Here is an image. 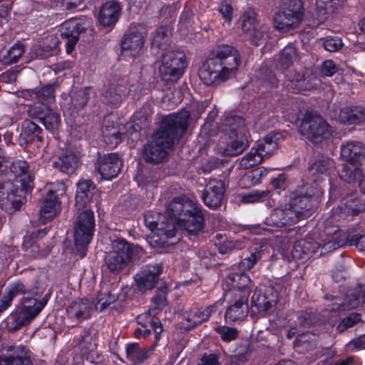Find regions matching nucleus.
Listing matches in <instances>:
<instances>
[{
	"instance_id": "aec40b11",
	"label": "nucleus",
	"mask_w": 365,
	"mask_h": 365,
	"mask_svg": "<svg viewBox=\"0 0 365 365\" xmlns=\"http://www.w3.org/2000/svg\"><path fill=\"white\" fill-rule=\"evenodd\" d=\"M127 89V80L115 76L110 79L108 85L103 91V95L108 102L115 104L122 101L125 96Z\"/></svg>"
},
{
	"instance_id": "9d476101",
	"label": "nucleus",
	"mask_w": 365,
	"mask_h": 365,
	"mask_svg": "<svg viewBox=\"0 0 365 365\" xmlns=\"http://www.w3.org/2000/svg\"><path fill=\"white\" fill-rule=\"evenodd\" d=\"M302 135L314 143H321L331 136V126L319 115L307 113L299 128Z\"/></svg>"
},
{
	"instance_id": "20e7f679",
	"label": "nucleus",
	"mask_w": 365,
	"mask_h": 365,
	"mask_svg": "<svg viewBox=\"0 0 365 365\" xmlns=\"http://www.w3.org/2000/svg\"><path fill=\"white\" fill-rule=\"evenodd\" d=\"M168 215L175 218V232L179 229L185 235L196 238L202 232L205 220L202 208L185 196L175 197L167 207Z\"/></svg>"
},
{
	"instance_id": "8fccbe9b",
	"label": "nucleus",
	"mask_w": 365,
	"mask_h": 365,
	"mask_svg": "<svg viewBox=\"0 0 365 365\" xmlns=\"http://www.w3.org/2000/svg\"><path fill=\"white\" fill-rule=\"evenodd\" d=\"M297 58L298 56L296 48L294 45L289 44L282 51L279 62L284 68H287L292 65L293 61L297 60Z\"/></svg>"
},
{
	"instance_id": "338daca9",
	"label": "nucleus",
	"mask_w": 365,
	"mask_h": 365,
	"mask_svg": "<svg viewBox=\"0 0 365 365\" xmlns=\"http://www.w3.org/2000/svg\"><path fill=\"white\" fill-rule=\"evenodd\" d=\"M66 192V186L63 181H58L51 183L50 188L47 191V195L59 199L60 197L65 195Z\"/></svg>"
},
{
	"instance_id": "4d7b16f0",
	"label": "nucleus",
	"mask_w": 365,
	"mask_h": 365,
	"mask_svg": "<svg viewBox=\"0 0 365 365\" xmlns=\"http://www.w3.org/2000/svg\"><path fill=\"white\" fill-rule=\"evenodd\" d=\"M359 321H361V314L354 312L351 313L341 321L336 329L339 332H343L346 329L354 326Z\"/></svg>"
},
{
	"instance_id": "a19ab883",
	"label": "nucleus",
	"mask_w": 365,
	"mask_h": 365,
	"mask_svg": "<svg viewBox=\"0 0 365 365\" xmlns=\"http://www.w3.org/2000/svg\"><path fill=\"white\" fill-rule=\"evenodd\" d=\"M24 46L18 42L15 43L6 54L0 58V63L3 65H10L18 62L19 59L24 53Z\"/></svg>"
},
{
	"instance_id": "c85d7f7f",
	"label": "nucleus",
	"mask_w": 365,
	"mask_h": 365,
	"mask_svg": "<svg viewBox=\"0 0 365 365\" xmlns=\"http://www.w3.org/2000/svg\"><path fill=\"white\" fill-rule=\"evenodd\" d=\"M144 36L136 29H130L121 40L123 51H130L131 55L141 49L144 44Z\"/></svg>"
},
{
	"instance_id": "a211bd4d",
	"label": "nucleus",
	"mask_w": 365,
	"mask_h": 365,
	"mask_svg": "<svg viewBox=\"0 0 365 365\" xmlns=\"http://www.w3.org/2000/svg\"><path fill=\"white\" fill-rule=\"evenodd\" d=\"M365 211V195L351 197L344 207H337L332 210L331 218L339 221L346 219L349 215H357Z\"/></svg>"
},
{
	"instance_id": "e2e57ef3",
	"label": "nucleus",
	"mask_w": 365,
	"mask_h": 365,
	"mask_svg": "<svg viewBox=\"0 0 365 365\" xmlns=\"http://www.w3.org/2000/svg\"><path fill=\"white\" fill-rule=\"evenodd\" d=\"M84 0H51L52 7L61 8L62 10H73L81 4Z\"/></svg>"
},
{
	"instance_id": "6e6d98bb",
	"label": "nucleus",
	"mask_w": 365,
	"mask_h": 365,
	"mask_svg": "<svg viewBox=\"0 0 365 365\" xmlns=\"http://www.w3.org/2000/svg\"><path fill=\"white\" fill-rule=\"evenodd\" d=\"M269 191L266 190H255L242 197V200L246 203H254L257 202H263L269 197Z\"/></svg>"
},
{
	"instance_id": "13d9d810",
	"label": "nucleus",
	"mask_w": 365,
	"mask_h": 365,
	"mask_svg": "<svg viewBox=\"0 0 365 365\" xmlns=\"http://www.w3.org/2000/svg\"><path fill=\"white\" fill-rule=\"evenodd\" d=\"M268 34L265 26H261L250 32V41L255 46L262 43L267 38Z\"/></svg>"
},
{
	"instance_id": "de8ad7c7",
	"label": "nucleus",
	"mask_w": 365,
	"mask_h": 365,
	"mask_svg": "<svg viewBox=\"0 0 365 365\" xmlns=\"http://www.w3.org/2000/svg\"><path fill=\"white\" fill-rule=\"evenodd\" d=\"M312 79L313 78L307 76L304 73H295L291 81L299 91H308L314 87Z\"/></svg>"
},
{
	"instance_id": "c756f323",
	"label": "nucleus",
	"mask_w": 365,
	"mask_h": 365,
	"mask_svg": "<svg viewBox=\"0 0 365 365\" xmlns=\"http://www.w3.org/2000/svg\"><path fill=\"white\" fill-rule=\"evenodd\" d=\"M339 119L343 123L365 124V107H344L340 110Z\"/></svg>"
},
{
	"instance_id": "58836bf2",
	"label": "nucleus",
	"mask_w": 365,
	"mask_h": 365,
	"mask_svg": "<svg viewBox=\"0 0 365 365\" xmlns=\"http://www.w3.org/2000/svg\"><path fill=\"white\" fill-rule=\"evenodd\" d=\"M170 36L168 35V30L165 27L158 28L153 36L152 41V48L159 49L165 53L169 51Z\"/></svg>"
},
{
	"instance_id": "603ef678",
	"label": "nucleus",
	"mask_w": 365,
	"mask_h": 365,
	"mask_svg": "<svg viewBox=\"0 0 365 365\" xmlns=\"http://www.w3.org/2000/svg\"><path fill=\"white\" fill-rule=\"evenodd\" d=\"M215 245L217 247L218 252L222 255L230 254L235 250H241L243 247V243L240 240H227L219 244L215 243Z\"/></svg>"
},
{
	"instance_id": "393cba45",
	"label": "nucleus",
	"mask_w": 365,
	"mask_h": 365,
	"mask_svg": "<svg viewBox=\"0 0 365 365\" xmlns=\"http://www.w3.org/2000/svg\"><path fill=\"white\" fill-rule=\"evenodd\" d=\"M93 310L91 302L86 299H78L68 306L66 313L69 318L82 321L90 318Z\"/></svg>"
},
{
	"instance_id": "cd10ccee",
	"label": "nucleus",
	"mask_w": 365,
	"mask_h": 365,
	"mask_svg": "<svg viewBox=\"0 0 365 365\" xmlns=\"http://www.w3.org/2000/svg\"><path fill=\"white\" fill-rule=\"evenodd\" d=\"M42 129L36 123L25 120L22 123L19 135L20 145H28L36 140L42 142L43 137L40 135Z\"/></svg>"
},
{
	"instance_id": "473e14b6",
	"label": "nucleus",
	"mask_w": 365,
	"mask_h": 365,
	"mask_svg": "<svg viewBox=\"0 0 365 365\" xmlns=\"http://www.w3.org/2000/svg\"><path fill=\"white\" fill-rule=\"evenodd\" d=\"M344 1L345 0H317L316 18L317 24H322L326 21L329 14L340 9Z\"/></svg>"
},
{
	"instance_id": "69168bd1",
	"label": "nucleus",
	"mask_w": 365,
	"mask_h": 365,
	"mask_svg": "<svg viewBox=\"0 0 365 365\" xmlns=\"http://www.w3.org/2000/svg\"><path fill=\"white\" fill-rule=\"evenodd\" d=\"M88 91L87 88H83L72 96V103L76 107L83 108L88 103Z\"/></svg>"
},
{
	"instance_id": "39448f33",
	"label": "nucleus",
	"mask_w": 365,
	"mask_h": 365,
	"mask_svg": "<svg viewBox=\"0 0 365 365\" xmlns=\"http://www.w3.org/2000/svg\"><path fill=\"white\" fill-rule=\"evenodd\" d=\"M147 252L138 245L129 243L125 239L117 238L112 242V250L105 257L107 268L113 273L124 270L130 262L146 257Z\"/></svg>"
},
{
	"instance_id": "774afa93",
	"label": "nucleus",
	"mask_w": 365,
	"mask_h": 365,
	"mask_svg": "<svg viewBox=\"0 0 365 365\" xmlns=\"http://www.w3.org/2000/svg\"><path fill=\"white\" fill-rule=\"evenodd\" d=\"M78 346L82 350H85L86 352L92 351L95 344L93 342V337L88 331H84V334L78 342Z\"/></svg>"
},
{
	"instance_id": "f704fd0d",
	"label": "nucleus",
	"mask_w": 365,
	"mask_h": 365,
	"mask_svg": "<svg viewBox=\"0 0 365 365\" xmlns=\"http://www.w3.org/2000/svg\"><path fill=\"white\" fill-rule=\"evenodd\" d=\"M280 134H269L263 140H259L257 148L259 150L262 159L269 157L277 148V141L279 140Z\"/></svg>"
},
{
	"instance_id": "423d86ee",
	"label": "nucleus",
	"mask_w": 365,
	"mask_h": 365,
	"mask_svg": "<svg viewBox=\"0 0 365 365\" xmlns=\"http://www.w3.org/2000/svg\"><path fill=\"white\" fill-rule=\"evenodd\" d=\"M304 16L301 0H282L279 9L274 16V28L282 32L297 28Z\"/></svg>"
},
{
	"instance_id": "7ed1b4c3",
	"label": "nucleus",
	"mask_w": 365,
	"mask_h": 365,
	"mask_svg": "<svg viewBox=\"0 0 365 365\" xmlns=\"http://www.w3.org/2000/svg\"><path fill=\"white\" fill-rule=\"evenodd\" d=\"M29 165L25 160H18L10 165V170L15 176L19 177L14 182L10 180L0 182V206L9 214L19 210L26 202V195L31 191L32 178L26 173Z\"/></svg>"
},
{
	"instance_id": "ddd939ff",
	"label": "nucleus",
	"mask_w": 365,
	"mask_h": 365,
	"mask_svg": "<svg viewBox=\"0 0 365 365\" xmlns=\"http://www.w3.org/2000/svg\"><path fill=\"white\" fill-rule=\"evenodd\" d=\"M289 202L302 220H304L316 212L320 203V195L313 189H310L304 195H299L292 198Z\"/></svg>"
},
{
	"instance_id": "680f3d73",
	"label": "nucleus",
	"mask_w": 365,
	"mask_h": 365,
	"mask_svg": "<svg viewBox=\"0 0 365 365\" xmlns=\"http://www.w3.org/2000/svg\"><path fill=\"white\" fill-rule=\"evenodd\" d=\"M258 76L263 82L272 88L277 87L278 85V80L275 74L267 68H262L259 71Z\"/></svg>"
},
{
	"instance_id": "f257e3e1",
	"label": "nucleus",
	"mask_w": 365,
	"mask_h": 365,
	"mask_svg": "<svg viewBox=\"0 0 365 365\" xmlns=\"http://www.w3.org/2000/svg\"><path fill=\"white\" fill-rule=\"evenodd\" d=\"M190 118V112L185 110L164 117L152 140L144 145V161L154 165L163 163L175 140L187 132Z\"/></svg>"
},
{
	"instance_id": "6e6552de",
	"label": "nucleus",
	"mask_w": 365,
	"mask_h": 365,
	"mask_svg": "<svg viewBox=\"0 0 365 365\" xmlns=\"http://www.w3.org/2000/svg\"><path fill=\"white\" fill-rule=\"evenodd\" d=\"M94 228L95 220L92 210L86 209L77 215L74 227V240L76 251L81 258L86 254Z\"/></svg>"
},
{
	"instance_id": "9b49d317",
	"label": "nucleus",
	"mask_w": 365,
	"mask_h": 365,
	"mask_svg": "<svg viewBox=\"0 0 365 365\" xmlns=\"http://www.w3.org/2000/svg\"><path fill=\"white\" fill-rule=\"evenodd\" d=\"M91 27L88 19H71L66 21L61 27V36L66 40V52L70 54L74 50L81 34Z\"/></svg>"
},
{
	"instance_id": "0e129e2a",
	"label": "nucleus",
	"mask_w": 365,
	"mask_h": 365,
	"mask_svg": "<svg viewBox=\"0 0 365 365\" xmlns=\"http://www.w3.org/2000/svg\"><path fill=\"white\" fill-rule=\"evenodd\" d=\"M165 289H160L157 291L156 294L153 298V306L149 312H154L155 310L160 311L166 304Z\"/></svg>"
},
{
	"instance_id": "f03ea898",
	"label": "nucleus",
	"mask_w": 365,
	"mask_h": 365,
	"mask_svg": "<svg viewBox=\"0 0 365 365\" xmlns=\"http://www.w3.org/2000/svg\"><path fill=\"white\" fill-rule=\"evenodd\" d=\"M240 63V54L235 47L217 45L202 63L199 76L205 85H220L236 75Z\"/></svg>"
},
{
	"instance_id": "b1692460",
	"label": "nucleus",
	"mask_w": 365,
	"mask_h": 365,
	"mask_svg": "<svg viewBox=\"0 0 365 365\" xmlns=\"http://www.w3.org/2000/svg\"><path fill=\"white\" fill-rule=\"evenodd\" d=\"M248 293L239 295L237 299L227 309L225 313V318L230 322H237L244 320L248 314Z\"/></svg>"
},
{
	"instance_id": "a878e982",
	"label": "nucleus",
	"mask_w": 365,
	"mask_h": 365,
	"mask_svg": "<svg viewBox=\"0 0 365 365\" xmlns=\"http://www.w3.org/2000/svg\"><path fill=\"white\" fill-rule=\"evenodd\" d=\"M361 299H362V302L364 303L365 284H358L357 288H356L350 294H349L346 297L344 302L333 304L331 310L334 312H337L355 309L358 307V306L359 305Z\"/></svg>"
},
{
	"instance_id": "c03bdc74",
	"label": "nucleus",
	"mask_w": 365,
	"mask_h": 365,
	"mask_svg": "<svg viewBox=\"0 0 365 365\" xmlns=\"http://www.w3.org/2000/svg\"><path fill=\"white\" fill-rule=\"evenodd\" d=\"M262 251L263 246L255 247L252 250L250 256L242 259L239 264L242 272H245L254 267L257 262L262 258Z\"/></svg>"
},
{
	"instance_id": "c9c22d12",
	"label": "nucleus",
	"mask_w": 365,
	"mask_h": 365,
	"mask_svg": "<svg viewBox=\"0 0 365 365\" xmlns=\"http://www.w3.org/2000/svg\"><path fill=\"white\" fill-rule=\"evenodd\" d=\"M318 336L310 332L302 333L297 336L294 346L299 352H309L316 349Z\"/></svg>"
},
{
	"instance_id": "72a5a7b5",
	"label": "nucleus",
	"mask_w": 365,
	"mask_h": 365,
	"mask_svg": "<svg viewBox=\"0 0 365 365\" xmlns=\"http://www.w3.org/2000/svg\"><path fill=\"white\" fill-rule=\"evenodd\" d=\"M57 53V40L51 38H46L42 44L36 45L32 47L30 51V56L32 58H47Z\"/></svg>"
},
{
	"instance_id": "37998d69",
	"label": "nucleus",
	"mask_w": 365,
	"mask_h": 365,
	"mask_svg": "<svg viewBox=\"0 0 365 365\" xmlns=\"http://www.w3.org/2000/svg\"><path fill=\"white\" fill-rule=\"evenodd\" d=\"M103 136L104 140L107 144H110L112 146H116L122 140L123 133L120 132L118 128L113 125H105L103 127Z\"/></svg>"
},
{
	"instance_id": "3c124183",
	"label": "nucleus",
	"mask_w": 365,
	"mask_h": 365,
	"mask_svg": "<svg viewBox=\"0 0 365 365\" xmlns=\"http://www.w3.org/2000/svg\"><path fill=\"white\" fill-rule=\"evenodd\" d=\"M257 14L252 9L246 11L242 16V29L245 33H250L257 27Z\"/></svg>"
},
{
	"instance_id": "864d4df0",
	"label": "nucleus",
	"mask_w": 365,
	"mask_h": 365,
	"mask_svg": "<svg viewBox=\"0 0 365 365\" xmlns=\"http://www.w3.org/2000/svg\"><path fill=\"white\" fill-rule=\"evenodd\" d=\"M215 331L220 335L224 341H231L238 337L239 331L237 328L229 327L227 326L217 327Z\"/></svg>"
},
{
	"instance_id": "052dcab7",
	"label": "nucleus",
	"mask_w": 365,
	"mask_h": 365,
	"mask_svg": "<svg viewBox=\"0 0 365 365\" xmlns=\"http://www.w3.org/2000/svg\"><path fill=\"white\" fill-rule=\"evenodd\" d=\"M284 215V213L283 212V207H277L272 210L267 220L269 222V225H273L277 227H284L285 226Z\"/></svg>"
},
{
	"instance_id": "bf43d9fd",
	"label": "nucleus",
	"mask_w": 365,
	"mask_h": 365,
	"mask_svg": "<svg viewBox=\"0 0 365 365\" xmlns=\"http://www.w3.org/2000/svg\"><path fill=\"white\" fill-rule=\"evenodd\" d=\"M48 109V108L44 103H41V105L29 106L27 113L31 118L37 120L41 123L45 113H47Z\"/></svg>"
},
{
	"instance_id": "5fc2aeb1",
	"label": "nucleus",
	"mask_w": 365,
	"mask_h": 365,
	"mask_svg": "<svg viewBox=\"0 0 365 365\" xmlns=\"http://www.w3.org/2000/svg\"><path fill=\"white\" fill-rule=\"evenodd\" d=\"M282 207L283 212L284 213V220L285 226L297 223V222L302 220L299 214L297 213L296 210L294 209V207L291 205L290 202L284 205V206H283Z\"/></svg>"
},
{
	"instance_id": "79ce46f5",
	"label": "nucleus",
	"mask_w": 365,
	"mask_h": 365,
	"mask_svg": "<svg viewBox=\"0 0 365 365\" xmlns=\"http://www.w3.org/2000/svg\"><path fill=\"white\" fill-rule=\"evenodd\" d=\"M58 87V84L53 83L52 84H48L39 89L34 90L33 93L34 94V98L41 101L42 103H44V102H51L54 100V92Z\"/></svg>"
},
{
	"instance_id": "bb28decb",
	"label": "nucleus",
	"mask_w": 365,
	"mask_h": 365,
	"mask_svg": "<svg viewBox=\"0 0 365 365\" xmlns=\"http://www.w3.org/2000/svg\"><path fill=\"white\" fill-rule=\"evenodd\" d=\"M79 163V158L73 151L67 150L53 162V167L67 175L73 174Z\"/></svg>"
},
{
	"instance_id": "5701e85b",
	"label": "nucleus",
	"mask_w": 365,
	"mask_h": 365,
	"mask_svg": "<svg viewBox=\"0 0 365 365\" xmlns=\"http://www.w3.org/2000/svg\"><path fill=\"white\" fill-rule=\"evenodd\" d=\"M121 11V6L117 1H109L103 4L98 21L104 27H113L118 21Z\"/></svg>"
},
{
	"instance_id": "f3484780",
	"label": "nucleus",
	"mask_w": 365,
	"mask_h": 365,
	"mask_svg": "<svg viewBox=\"0 0 365 365\" xmlns=\"http://www.w3.org/2000/svg\"><path fill=\"white\" fill-rule=\"evenodd\" d=\"M33 354L25 346H11L0 356V365H33Z\"/></svg>"
},
{
	"instance_id": "a18cd8bd",
	"label": "nucleus",
	"mask_w": 365,
	"mask_h": 365,
	"mask_svg": "<svg viewBox=\"0 0 365 365\" xmlns=\"http://www.w3.org/2000/svg\"><path fill=\"white\" fill-rule=\"evenodd\" d=\"M263 160L257 148H252L251 150L242 158L240 162V166L242 169H250Z\"/></svg>"
},
{
	"instance_id": "09e8293b",
	"label": "nucleus",
	"mask_w": 365,
	"mask_h": 365,
	"mask_svg": "<svg viewBox=\"0 0 365 365\" xmlns=\"http://www.w3.org/2000/svg\"><path fill=\"white\" fill-rule=\"evenodd\" d=\"M223 123L225 126L229 127V130L226 132H230V134H233L235 132L244 128L245 123L242 117L237 115L230 114L225 117Z\"/></svg>"
},
{
	"instance_id": "dca6fc26",
	"label": "nucleus",
	"mask_w": 365,
	"mask_h": 365,
	"mask_svg": "<svg viewBox=\"0 0 365 365\" xmlns=\"http://www.w3.org/2000/svg\"><path fill=\"white\" fill-rule=\"evenodd\" d=\"M161 273L162 266L160 264L148 265L135 277L138 289L142 292L153 289L158 282Z\"/></svg>"
},
{
	"instance_id": "4468645a",
	"label": "nucleus",
	"mask_w": 365,
	"mask_h": 365,
	"mask_svg": "<svg viewBox=\"0 0 365 365\" xmlns=\"http://www.w3.org/2000/svg\"><path fill=\"white\" fill-rule=\"evenodd\" d=\"M278 296L274 287H268L263 291L255 289L252 297L251 305L262 317H265L274 311Z\"/></svg>"
},
{
	"instance_id": "e433bc0d",
	"label": "nucleus",
	"mask_w": 365,
	"mask_h": 365,
	"mask_svg": "<svg viewBox=\"0 0 365 365\" xmlns=\"http://www.w3.org/2000/svg\"><path fill=\"white\" fill-rule=\"evenodd\" d=\"M333 161L328 158H322L316 160L309 168V174L312 180L317 182L322 175H327L332 167Z\"/></svg>"
},
{
	"instance_id": "6ab92c4d",
	"label": "nucleus",
	"mask_w": 365,
	"mask_h": 365,
	"mask_svg": "<svg viewBox=\"0 0 365 365\" xmlns=\"http://www.w3.org/2000/svg\"><path fill=\"white\" fill-rule=\"evenodd\" d=\"M123 161L117 153H110L99 158L97 169L105 180H111L118 175Z\"/></svg>"
},
{
	"instance_id": "0eeeda50",
	"label": "nucleus",
	"mask_w": 365,
	"mask_h": 365,
	"mask_svg": "<svg viewBox=\"0 0 365 365\" xmlns=\"http://www.w3.org/2000/svg\"><path fill=\"white\" fill-rule=\"evenodd\" d=\"M185 55L180 51L170 49L161 54L158 67L159 77L167 83L176 82L187 67Z\"/></svg>"
},
{
	"instance_id": "2eb2a0df",
	"label": "nucleus",
	"mask_w": 365,
	"mask_h": 365,
	"mask_svg": "<svg viewBox=\"0 0 365 365\" xmlns=\"http://www.w3.org/2000/svg\"><path fill=\"white\" fill-rule=\"evenodd\" d=\"M225 187L222 180H210L202 194L204 204L210 209L217 210L225 200Z\"/></svg>"
},
{
	"instance_id": "412c9836",
	"label": "nucleus",
	"mask_w": 365,
	"mask_h": 365,
	"mask_svg": "<svg viewBox=\"0 0 365 365\" xmlns=\"http://www.w3.org/2000/svg\"><path fill=\"white\" fill-rule=\"evenodd\" d=\"M341 156L346 162L358 165L365 158V145L359 141H349L341 146Z\"/></svg>"
},
{
	"instance_id": "7c9ffc66",
	"label": "nucleus",
	"mask_w": 365,
	"mask_h": 365,
	"mask_svg": "<svg viewBox=\"0 0 365 365\" xmlns=\"http://www.w3.org/2000/svg\"><path fill=\"white\" fill-rule=\"evenodd\" d=\"M95 185L89 180H81L77 185V191L76 195V207L79 210L86 208L90 202Z\"/></svg>"
},
{
	"instance_id": "1a4fd4ad",
	"label": "nucleus",
	"mask_w": 365,
	"mask_h": 365,
	"mask_svg": "<svg viewBox=\"0 0 365 365\" xmlns=\"http://www.w3.org/2000/svg\"><path fill=\"white\" fill-rule=\"evenodd\" d=\"M158 219H163L162 221H155L154 215H145V222L147 227L152 231L156 230L157 232L150 237L149 243L152 246L165 247L174 242H169L168 240L175 236V226L172 220H168L165 216L156 213Z\"/></svg>"
},
{
	"instance_id": "ea45409f",
	"label": "nucleus",
	"mask_w": 365,
	"mask_h": 365,
	"mask_svg": "<svg viewBox=\"0 0 365 365\" xmlns=\"http://www.w3.org/2000/svg\"><path fill=\"white\" fill-rule=\"evenodd\" d=\"M229 279L232 282L234 289L242 292L240 295L245 294L246 292H247L248 296L250 295L251 280L247 274L245 272L233 273L229 276Z\"/></svg>"
},
{
	"instance_id": "4c0bfd02",
	"label": "nucleus",
	"mask_w": 365,
	"mask_h": 365,
	"mask_svg": "<svg viewBox=\"0 0 365 365\" xmlns=\"http://www.w3.org/2000/svg\"><path fill=\"white\" fill-rule=\"evenodd\" d=\"M148 349H141L138 343H133L126 348V357L133 364H139L148 358Z\"/></svg>"
},
{
	"instance_id": "2f4dec72",
	"label": "nucleus",
	"mask_w": 365,
	"mask_h": 365,
	"mask_svg": "<svg viewBox=\"0 0 365 365\" xmlns=\"http://www.w3.org/2000/svg\"><path fill=\"white\" fill-rule=\"evenodd\" d=\"M61 202L59 199L47 195L42 200L40 210L41 220L43 222L51 220L61 211Z\"/></svg>"
},
{
	"instance_id": "f8f14e48",
	"label": "nucleus",
	"mask_w": 365,
	"mask_h": 365,
	"mask_svg": "<svg viewBox=\"0 0 365 365\" xmlns=\"http://www.w3.org/2000/svg\"><path fill=\"white\" fill-rule=\"evenodd\" d=\"M248 146L247 138L242 132H235L229 135L225 133L220 138L218 152L223 156L233 157L242 153Z\"/></svg>"
},
{
	"instance_id": "4be33fe9",
	"label": "nucleus",
	"mask_w": 365,
	"mask_h": 365,
	"mask_svg": "<svg viewBox=\"0 0 365 365\" xmlns=\"http://www.w3.org/2000/svg\"><path fill=\"white\" fill-rule=\"evenodd\" d=\"M36 316L30 305H24L21 309L12 312L8 317L6 324L9 331L15 332L29 324Z\"/></svg>"
},
{
	"instance_id": "49530a36",
	"label": "nucleus",
	"mask_w": 365,
	"mask_h": 365,
	"mask_svg": "<svg viewBox=\"0 0 365 365\" xmlns=\"http://www.w3.org/2000/svg\"><path fill=\"white\" fill-rule=\"evenodd\" d=\"M41 123L48 131L53 132L57 130L61 123L60 115L53 110L48 109Z\"/></svg>"
}]
</instances>
